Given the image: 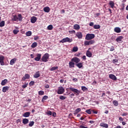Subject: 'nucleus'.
<instances>
[{"label": "nucleus", "mask_w": 128, "mask_h": 128, "mask_svg": "<svg viewBox=\"0 0 128 128\" xmlns=\"http://www.w3.org/2000/svg\"><path fill=\"white\" fill-rule=\"evenodd\" d=\"M84 46H90V42L89 41L86 40L84 43Z\"/></svg>", "instance_id": "49"}, {"label": "nucleus", "mask_w": 128, "mask_h": 128, "mask_svg": "<svg viewBox=\"0 0 128 128\" xmlns=\"http://www.w3.org/2000/svg\"><path fill=\"white\" fill-rule=\"evenodd\" d=\"M38 38H40V37H38V36H35L34 37V40H38Z\"/></svg>", "instance_id": "55"}, {"label": "nucleus", "mask_w": 128, "mask_h": 128, "mask_svg": "<svg viewBox=\"0 0 128 128\" xmlns=\"http://www.w3.org/2000/svg\"><path fill=\"white\" fill-rule=\"evenodd\" d=\"M76 56H80V53H78V54H75Z\"/></svg>", "instance_id": "63"}, {"label": "nucleus", "mask_w": 128, "mask_h": 128, "mask_svg": "<svg viewBox=\"0 0 128 128\" xmlns=\"http://www.w3.org/2000/svg\"><path fill=\"white\" fill-rule=\"evenodd\" d=\"M109 4L112 8H114V2L113 1H110Z\"/></svg>", "instance_id": "27"}, {"label": "nucleus", "mask_w": 128, "mask_h": 128, "mask_svg": "<svg viewBox=\"0 0 128 128\" xmlns=\"http://www.w3.org/2000/svg\"><path fill=\"white\" fill-rule=\"evenodd\" d=\"M80 112H82V108H78L74 111V116L78 114Z\"/></svg>", "instance_id": "18"}, {"label": "nucleus", "mask_w": 128, "mask_h": 128, "mask_svg": "<svg viewBox=\"0 0 128 128\" xmlns=\"http://www.w3.org/2000/svg\"><path fill=\"white\" fill-rule=\"evenodd\" d=\"M30 116V112H26L23 114L24 118H28Z\"/></svg>", "instance_id": "19"}, {"label": "nucleus", "mask_w": 128, "mask_h": 128, "mask_svg": "<svg viewBox=\"0 0 128 128\" xmlns=\"http://www.w3.org/2000/svg\"><path fill=\"white\" fill-rule=\"evenodd\" d=\"M94 22H90V24H89V26H94Z\"/></svg>", "instance_id": "57"}, {"label": "nucleus", "mask_w": 128, "mask_h": 128, "mask_svg": "<svg viewBox=\"0 0 128 128\" xmlns=\"http://www.w3.org/2000/svg\"><path fill=\"white\" fill-rule=\"evenodd\" d=\"M40 71H38L34 75V78H40Z\"/></svg>", "instance_id": "13"}, {"label": "nucleus", "mask_w": 128, "mask_h": 128, "mask_svg": "<svg viewBox=\"0 0 128 128\" xmlns=\"http://www.w3.org/2000/svg\"><path fill=\"white\" fill-rule=\"evenodd\" d=\"M78 50V46H74L72 48V52H76Z\"/></svg>", "instance_id": "36"}, {"label": "nucleus", "mask_w": 128, "mask_h": 128, "mask_svg": "<svg viewBox=\"0 0 128 128\" xmlns=\"http://www.w3.org/2000/svg\"><path fill=\"white\" fill-rule=\"evenodd\" d=\"M94 40H90L89 41V44H94Z\"/></svg>", "instance_id": "50"}, {"label": "nucleus", "mask_w": 128, "mask_h": 128, "mask_svg": "<svg viewBox=\"0 0 128 128\" xmlns=\"http://www.w3.org/2000/svg\"><path fill=\"white\" fill-rule=\"evenodd\" d=\"M76 36L77 38H82V34L80 32H76Z\"/></svg>", "instance_id": "9"}, {"label": "nucleus", "mask_w": 128, "mask_h": 128, "mask_svg": "<svg viewBox=\"0 0 128 128\" xmlns=\"http://www.w3.org/2000/svg\"><path fill=\"white\" fill-rule=\"evenodd\" d=\"M113 104L115 106H118V102L116 100H114Z\"/></svg>", "instance_id": "39"}, {"label": "nucleus", "mask_w": 128, "mask_h": 128, "mask_svg": "<svg viewBox=\"0 0 128 128\" xmlns=\"http://www.w3.org/2000/svg\"><path fill=\"white\" fill-rule=\"evenodd\" d=\"M92 109H88L86 110V112L88 114H92Z\"/></svg>", "instance_id": "37"}, {"label": "nucleus", "mask_w": 128, "mask_h": 128, "mask_svg": "<svg viewBox=\"0 0 128 128\" xmlns=\"http://www.w3.org/2000/svg\"><path fill=\"white\" fill-rule=\"evenodd\" d=\"M52 116H54V118H56V112H54L52 114Z\"/></svg>", "instance_id": "56"}, {"label": "nucleus", "mask_w": 128, "mask_h": 128, "mask_svg": "<svg viewBox=\"0 0 128 128\" xmlns=\"http://www.w3.org/2000/svg\"><path fill=\"white\" fill-rule=\"evenodd\" d=\"M39 96H44V92L42 90H40L38 92Z\"/></svg>", "instance_id": "41"}, {"label": "nucleus", "mask_w": 128, "mask_h": 128, "mask_svg": "<svg viewBox=\"0 0 128 128\" xmlns=\"http://www.w3.org/2000/svg\"><path fill=\"white\" fill-rule=\"evenodd\" d=\"M44 11L45 12H50V7H45L44 8Z\"/></svg>", "instance_id": "23"}, {"label": "nucleus", "mask_w": 128, "mask_h": 128, "mask_svg": "<svg viewBox=\"0 0 128 128\" xmlns=\"http://www.w3.org/2000/svg\"><path fill=\"white\" fill-rule=\"evenodd\" d=\"M28 83L25 82V84L22 86V88H26V86H28Z\"/></svg>", "instance_id": "46"}, {"label": "nucleus", "mask_w": 128, "mask_h": 128, "mask_svg": "<svg viewBox=\"0 0 128 128\" xmlns=\"http://www.w3.org/2000/svg\"><path fill=\"white\" fill-rule=\"evenodd\" d=\"M34 122L31 121L30 122V123L28 124V126L30 127H32V126H34Z\"/></svg>", "instance_id": "38"}, {"label": "nucleus", "mask_w": 128, "mask_h": 128, "mask_svg": "<svg viewBox=\"0 0 128 128\" xmlns=\"http://www.w3.org/2000/svg\"><path fill=\"white\" fill-rule=\"evenodd\" d=\"M66 98V97L64 96H60V99L61 100H64Z\"/></svg>", "instance_id": "42"}, {"label": "nucleus", "mask_w": 128, "mask_h": 128, "mask_svg": "<svg viewBox=\"0 0 128 128\" xmlns=\"http://www.w3.org/2000/svg\"><path fill=\"white\" fill-rule=\"evenodd\" d=\"M69 33L70 34H76V31L73 30H69Z\"/></svg>", "instance_id": "53"}, {"label": "nucleus", "mask_w": 128, "mask_h": 128, "mask_svg": "<svg viewBox=\"0 0 128 128\" xmlns=\"http://www.w3.org/2000/svg\"><path fill=\"white\" fill-rule=\"evenodd\" d=\"M76 66H78V68H82L83 66L82 63V62L77 63L76 64Z\"/></svg>", "instance_id": "26"}, {"label": "nucleus", "mask_w": 128, "mask_h": 128, "mask_svg": "<svg viewBox=\"0 0 128 128\" xmlns=\"http://www.w3.org/2000/svg\"><path fill=\"white\" fill-rule=\"evenodd\" d=\"M36 46H38V43H36V42H33L31 45L32 48H36Z\"/></svg>", "instance_id": "31"}, {"label": "nucleus", "mask_w": 128, "mask_h": 128, "mask_svg": "<svg viewBox=\"0 0 128 128\" xmlns=\"http://www.w3.org/2000/svg\"><path fill=\"white\" fill-rule=\"evenodd\" d=\"M86 56H88V58H92V54L90 50H87L86 52Z\"/></svg>", "instance_id": "20"}, {"label": "nucleus", "mask_w": 128, "mask_h": 128, "mask_svg": "<svg viewBox=\"0 0 128 128\" xmlns=\"http://www.w3.org/2000/svg\"><path fill=\"white\" fill-rule=\"evenodd\" d=\"M94 34H88L86 36L85 40H91L94 38Z\"/></svg>", "instance_id": "2"}, {"label": "nucleus", "mask_w": 128, "mask_h": 128, "mask_svg": "<svg viewBox=\"0 0 128 128\" xmlns=\"http://www.w3.org/2000/svg\"><path fill=\"white\" fill-rule=\"evenodd\" d=\"M81 88L83 92H86V90H88V88L84 86H82Z\"/></svg>", "instance_id": "43"}, {"label": "nucleus", "mask_w": 128, "mask_h": 128, "mask_svg": "<svg viewBox=\"0 0 128 128\" xmlns=\"http://www.w3.org/2000/svg\"><path fill=\"white\" fill-rule=\"evenodd\" d=\"M58 66H55V67H52L50 70H51V72H52L54 70H58Z\"/></svg>", "instance_id": "40"}, {"label": "nucleus", "mask_w": 128, "mask_h": 128, "mask_svg": "<svg viewBox=\"0 0 128 128\" xmlns=\"http://www.w3.org/2000/svg\"><path fill=\"white\" fill-rule=\"evenodd\" d=\"M22 124H28V118H24L22 120Z\"/></svg>", "instance_id": "24"}, {"label": "nucleus", "mask_w": 128, "mask_h": 128, "mask_svg": "<svg viewBox=\"0 0 128 128\" xmlns=\"http://www.w3.org/2000/svg\"><path fill=\"white\" fill-rule=\"evenodd\" d=\"M53 28H54V26L52 24L48 26L47 27V29L48 30H52Z\"/></svg>", "instance_id": "34"}, {"label": "nucleus", "mask_w": 128, "mask_h": 128, "mask_svg": "<svg viewBox=\"0 0 128 128\" xmlns=\"http://www.w3.org/2000/svg\"><path fill=\"white\" fill-rule=\"evenodd\" d=\"M128 112H124L122 114V116H128Z\"/></svg>", "instance_id": "54"}, {"label": "nucleus", "mask_w": 128, "mask_h": 128, "mask_svg": "<svg viewBox=\"0 0 128 128\" xmlns=\"http://www.w3.org/2000/svg\"><path fill=\"white\" fill-rule=\"evenodd\" d=\"M0 26L1 28H2V26H4V21H2L0 22Z\"/></svg>", "instance_id": "44"}, {"label": "nucleus", "mask_w": 128, "mask_h": 128, "mask_svg": "<svg viewBox=\"0 0 128 128\" xmlns=\"http://www.w3.org/2000/svg\"><path fill=\"white\" fill-rule=\"evenodd\" d=\"M18 18L19 22H22V14H18Z\"/></svg>", "instance_id": "32"}, {"label": "nucleus", "mask_w": 128, "mask_h": 128, "mask_svg": "<svg viewBox=\"0 0 128 128\" xmlns=\"http://www.w3.org/2000/svg\"><path fill=\"white\" fill-rule=\"evenodd\" d=\"M69 68H74V62L71 61L69 62Z\"/></svg>", "instance_id": "21"}, {"label": "nucleus", "mask_w": 128, "mask_h": 128, "mask_svg": "<svg viewBox=\"0 0 128 128\" xmlns=\"http://www.w3.org/2000/svg\"><path fill=\"white\" fill-rule=\"evenodd\" d=\"M114 46H112V47L110 48V52H114Z\"/></svg>", "instance_id": "59"}, {"label": "nucleus", "mask_w": 128, "mask_h": 128, "mask_svg": "<svg viewBox=\"0 0 128 128\" xmlns=\"http://www.w3.org/2000/svg\"><path fill=\"white\" fill-rule=\"evenodd\" d=\"M34 81H31L30 83H29V86H34Z\"/></svg>", "instance_id": "47"}, {"label": "nucleus", "mask_w": 128, "mask_h": 128, "mask_svg": "<svg viewBox=\"0 0 128 128\" xmlns=\"http://www.w3.org/2000/svg\"><path fill=\"white\" fill-rule=\"evenodd\" d=\"M94 30H98V28H100V24H95L94 26Z\"/></svg>", "instance_id": "33"}, {"label": "nucleus", "mask_w": 128, "mask_h": 128, "mask_svg": "<svg viewBox=\"0 0 128 128\" xmlns=\"http://www.w3.org/2000/svg\"><path fill=\"white\" fill-rule=\"evenodd\" d=\"M20 30H13V34H18V33L19 32Z\"/></svg>", "instance_id": "45"}, {"label": "nucleus", "mask_w": 128, "mask_h": 128, "mask_svg": "<svg viewBox=\"0 0 128 128\" xmlns=\"http://www.w3.org/2000/svg\"><path fill=\"white\" fill-rule=\"evenodd\" d=\"M30 78L29 74H26L22 78V80H28V78Z\"/></svg>", "instance_id": "14"}, {"label": "nucleus", "mask_w": 128, "mask_h": 128, "mask_svg": "<svg viewBox=\"0 0 128 128\" xmlns=\"http://www.w3.org/2000/svg\"><path fill=\"white\" fill-rule=\"evenodd\" d=\"M45 88H50V85L46 84L44 86Z\"/></svg>", "instance_id": "60"}, {"label": "nucleus", "mask_w": 128, "mask_h": 128, "mask_svg": "<svg viewBox=\"0 0 128 128\" xmlns=\"http://www.w3.org/2000/svg\"><path fill=\"white\" fill-rule=\"evenodd\" d=\"M36 56L34 58V60L36 61V62H38L40 61V58H42V54H36Z\"/></svg>", "instance_id": "11"}, {"label": "nucleus", "mask_w": 128, "mask_h": 128, "mask_svg": "<svg viewBox=\"0 0 128 128\" xmlns=\"http://www.w3.org/2000/svg\"><path fill=\"white\" fill-rule=\"evenodd\" d=\"M4 56H0V64L1 66H4Z\"/></svg>", "instance_id": "7"}, {"label": "nucleus", "mask_w": 128, "mask_h": 128, "mask_svg": "<svg viewBox=\"0 0 128 128\" xmlns=\"http://www.w3.org/2000/svg\"><path fill=\"white\" fill-rule=\"evenodd\" d=\"M112 62L113 64H116V62H118V59H114V60H112Z\"/></svg>", "instance_id": "48"}, {"label": "nucleus", "mask_w": 128, "mask_h": 128, "mask_svg": "<svg viewBox=\"0 0 128 128\" xmlns=\"http://www.w3.org/2000/svg\"><path fill=\"white\" fill-rule=\"evenodd\" d=\"M80 128H88V127H86V126H84L82 125H80Z\"/></svg>", "instance_id": "62"}, {"label": "nucleus", "mask_w": 128, "mask_h": 128, "mask_svg": "<svg viewBox=\"0 0 128 128\" xmlns=\"http://www.w3.org/2000/svg\"><path fill=\"white\" fill-rule=\"evenodd\" d=\"M6 82H8V80L6 79H4L2 81L1 84L2 86H6Z\"/></svg>", "instance_id": "29"}, {"label": "nucleus", "mask_w": 128, "mask_h": 128, "mask_svg": "<svg viewBox=\"0 0 128 128\" xmlns=\"http://www.w3.org/2000/svg\"><path fill=\"white\" fill-rule=\"evenodd\" d=\"M12 20L13 22H18V18L16 15L12 16Z\"/></svg>", "instance_id": "15"}, {"label": "nucleus", "mask_w": 128, "mask_h": 128, "mask_svg": "<svg viewBox=\"0 0 128 128\" xmlns=\"http://www.w3.org/2000/svg\"><path fill=\"white\" fill-rule=\"evenodd\" d=\"M22 122V119H20V118L16 120V124H18V122Z\"/></svg>", "instance_id": "52"}, {"label": "nucleus", "mask_w": 128, "mask_h": 128, "mask_svg": "<svg viewBox=\"0 0 128 128\" xmlns=\"http://www.w3.org/2000/svg\"><path fill=\"white\" fill-rule=\"evenodd\" d=\"M100 126L108 128V124H105L104 122H101L100 124Z\"/></svg>", "instance_id": "22"}, {"label": "nucleus", "mask_w": 128, "mask_h": 128, "mask_svg": "<svg viewBox=\"0 0 128 128\" xmlns=\"http://www.w3.org/2000/svg\"><path fill=\"white\" fill-rule=\"evenodd\" d=\"M26 36H32V33L31 32V31H28L26 33Z\"/></svg>", "instance_id": "35"}, {"label": "nucleus", "mask_w": 128, "mask_h": 128, "mask_svg": "<svg viewBox=\"0 0 128 128\" xmlns=\"http://www.w3.org/2000/svg\"><path fill=\"white\" fill-rule=\"evenodd\" d=\"M71 62H76V64H78L80 62V59L78 58V57H74L72 59H71Z\"/></svg>", "instance_id": "6"}, {"label": "nucleus", "mask_w": 128, "mask_h": 128, "mask_svg": "<svg viewBox=\"0 0 128 128\" xmlns=\"http://www.w3.org/2000/svg\"><path fill=\"white\" fill-rule=\"evenodd\" d=\"M38 20V18L36 17L33 16L31 18V22L32 24H34Z\"/></svg>", "instance_id": "12"}, {"label": "nucleus", "mask_w": 128, "mask_h": 128, "mask_svg": "<svg viewBox=\"0 0 128 128\" xmlns=\"http://www.w3.org/2000/svg\"><path fill=\"white\" fill-rule=\"evenodd\" d=\"M16 58H14L10 61V64L11 66H14V64H16Z\"/></svg>", "instance_id": "17"}, {"label": "nucleus", "mask_w": 128, "mask_h": 128, "mask_svg": "<svg viewBox=\"0 0 128 128\" xmlns=\"http://www.w3.org/2000/svg\"><path fill=\"white\" fill-rule=\"evenodd\" d=\"M72 42V40L66 37V38H63L60 41V42H62V44H64V42Z\"/></svg>", "instance_id": "4"}, {"label": "nucleus", "mask_w": 128, "mask_h": 128, "mask_svg": "<svg viewBox=\"0 0 128 128\" xmlns=\"http://www.w3.org/2000/svg\"><path fill=\"white\" fill-rule=\"evenodd\" d=\"M69 90L71 92H74V94H76V96H78V94H80V91L78 90L76 88H70Z\"/></svg>", "instance_id": "3"}, {"label": "nucleus", "mask_w": 128, "mask_h": 128, "mask_svg": "<svg viewBox=\"0 0 128 128\" xmlns=\"http://www.w3.org/2000/svg\"><path fill=\"white\" fill-rule=\"evenodd\" d=\"M48 96H43V98H42V102H44V100H48Z\"/></svg>", "instance_id": "30"}, {"label": "nucleus", "mask_w": 128, "mask_h": 128, "mask_svg": "<svg viewBox=\"0 0 128 128\" xmlns=\"http://www.w3.org/2000/svg\"><path fill=\"white\" fill-rule=\"evenodd\" d=\"M92 112L93 114H98V111H96L94 110H92Z\"/></svg>", "instance_id": "61"}, {"label": "nucleus", "mask_w": 128, "mask_h": 128, "mask_svg": "<svg viewBox=\"0 0 128 128\" xmlns=\"http://www.w3.org/2000/svg\"><path fill=\"white\" fill-rule=\"evenodd\" d=\"M114 32H117V34H120V32H122V30H120V27H116L114 28Z\"/></svg>", "instance_id": "16"}, {"label": "nucleus", "mask_w": 128, "mask_h": 128, "mask_svg": "<svg viewBox=\"0 0 128 128\" xmlns=\"http://www.w3.org/2000/svg\"><path fill=\"white\" fill-rule=\"evenodd\" d=\"M70 98H72V96H74V94L72 93V94H70Z\"/></svg>", "instance_id": "58"}, {"label": "nucleus", "mask_w": 128, "mask_h": 128, "mask_svg": "<svg viewBox=\"0 0 128 128\" xmlns=\"http://www.w3.org/2000/svg\"><path fill=\"white\" fill-rule=\"evenodd\" d=\"M8 88H10V87L6 86H4L2 88V92H6L8 90Z\"/></svg>", "instance_id": "25"}, {"label": "nucleus", "mask_w": 128, "mask_h": 128, "mask_svg": "<svg viewBox=\"0 0 128 128\" xmlns=\"http://www.w3.org/2000/svg\"><path fill=\"white\" fill-rule=\"evenodd\" d=\"M74 30H80V25L76 24L74 26Z\"/></svg>", "instance_id": "28"}, {"label": "nucleus", "mask_w": 128, "mask_h": 128, "mask_svg": "<svg viewBox=\"0 0 128 128\" xmlns=\"http://www.w3.org/2000/svg\"><path fill=\"white\" fill-rule=\"evenodd\" d=\"M48 58H50V54L48 53H46L42 57V60L44 62H48Z\"/></svg>", "instance_id": "1"}, {"label": "nucleus", "mask_w": 128, "mask_h": 128, "mask_svg": "<svg viewBox=\"0 0 128 128\" xmlns=\"http://www.w3.org/2000/svg\"><path fill=\"white\" fill-rule=\"evenodd\" d=\"M90 124H94V120H90Z\"/></svg>", "instance_id": "64"}, {"label": "nucleus", "mask_w": 128, "mask_h": 128, "mask_svg": "<svg viewBox=\"0 0 128 128\" xmlns=\"http://www.w3.org/2000/svg\"><path fill=\"white\" fill-rule=\"evenodd\" d=\"M123 38L124 36H119L116 38V42H117L121 43L122 42Z\"/></svg>", "instance_id": "8"}, {"label": "nucleus", "mask_w": 128, "mask_h": 128, "mask_svg": "<svg viewBox=\"0 0 128 128\" xmlns=\"http://www.w3.org/2000/svg\"><path fill=\"white\" fill-rule=\"evenodd\" d=\"M47 114L48 116H52V111H48L47 112Z\"/></svg>", "instance_id": "51"}, {"label": "nucleus", "mask_w": 128, "mask_h": 128, "mask_svg": "<svg viewBox=\"0 0 128 128\" xmlns=\"http://www.w3.org/2000/svg\"><path fill=\"white\" fill-rule=\"evenodd\" d=\"M109 78L113 80H116V76L114 74H109Z\"/></svg>", "instance_id": "10"}, {"label": "nucleus", "mask_w": 128, "mask_h": 128, "mask_svg": "<svg viewBox=\"0 0 128 128\" xmlns=\"http://www.w3.org/2000/svg\"><path fill=\"white\" fill-rule=\"evenodd\" d=\"M64 92V87H58L57 94H62Z\"/></svg>", "instance_id": "5"}]
</instances>
